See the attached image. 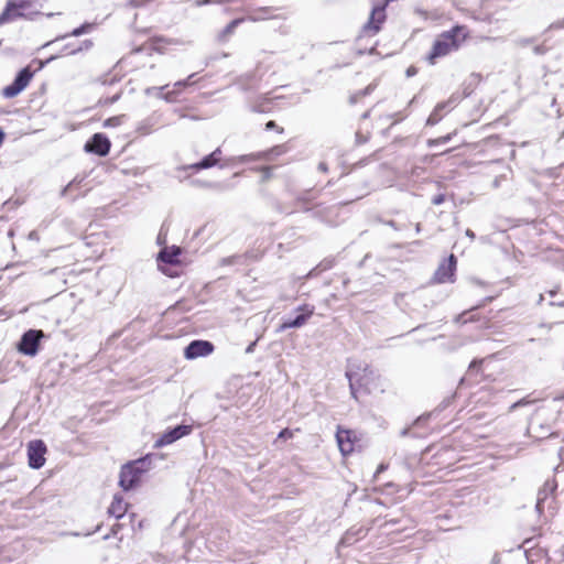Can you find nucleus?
<instances>
[{
    "instance_id": "64",
    "label": "nucleus",
    "mask_w": 564,
    "mask_h": 564,
    "mask_svg": "<svg viewBox=\"0 0 564 564\" xmlns=\"http://www.w3.org/2000/svg\"><path fill=\"white\" fill-rule=\"evenodd\" d=\"M408 433H409V429H404V430L401 431V435L402 436L408 435Z\"/></svg>"
},
{
    "instance_id": "51",
    "label": "nucleus",
    "mask_w": 564,
    "mask_h": 564,
    "mask_svg": "<svg viewBox=\"0 0 564 564\" xmlns=\"http://www.w3.org/2000/svg\"><path fill=\"white\" fill-rule=\"evenodd\" d=\"M534 53L538 54V55H541V54H544L545 53V47L544 46H535L534 47Z\"/></svg>"
},
{
    "instance_id": "16",
    "label": "nucleus",
    "mask_w": 564,
    "mask_h": 564,
    "mask_svg": "<svg viewBox=\"0 0 564 564\" xmlns=\"http://www.w3.org/2000/svg\"><path fill=\"white\" fill-rule=\"evenodd\" d=\"M161 113L153 112L149 117L141 120L137 126V132L147 135L150 134L161 122Z\"/></svg>"
},
{
    "instance_id": "45",
    "label": "nucleus",
    "mask_w": 564,
    "mask_h": 564,
    "mask_svg": "<svg viewBox=\"0 0 564 564\" xmlns=\"http://www.w3.org/2000/svg\"><path fill=\"white\" fill-rule=\"evenodd\" d=\"M261 171L263 172V178H269L271 176L272 167L270 166H263L261 167Z\"/></svg>"
},
{
    "instance_id": "24",
    "label": "nucleus",
    "mask_w": 564,
    "mask_h": 564,
    "mask_svg": "<svg viewBox=\"0 0 564 564\" xmlns=\"http://www.w3.org/2000/svg\"><path fill=\"white\" fill-rule=\"evenodd\" d=\"M181 251L178 248L172 250L164 248L159 252V260L166 264H175L178 262Z\"/></svg>"
},
{
    "instance_id": "62",
    "label": "nucleus",
    "mask_w": 564,
    "mask_h": 564,
    "mask_svg": "<svg viewBox=\"0 0 564 564\" xmlns=\"http://www.w3.org/2000/svg\"><path fill=\"white\" fill-rule=\"evenodd\" d=\"M415 232L416 234L421 232V224H419V223L415 225Z\"/></svg>"
},
{
    "instance_id": "63",
    "label": "nucleus",
    "mask_w": 564,
    "mask_h": 564,
    "mask_svg": "<svg viewBox=\"0 0 564 564\" xmlns=\"http://www.w3.org/2000/svg\"><path fill=\"white\" fill-rule=\"evenodd\" d=\"M232 260H234V258H227V259H224V262L227 264H230L234 262Z\"/></svg>"
},
{
    "instance_id": "10",
    "label": "nucleus",
    "mask_w": 564,
    "mask_h": 564,
    "mask_svg": "<svg viewBox=\"0 0 564 564\" xmlns=\"http://www.w3.org/2000/svg\"><path fill=\"white\" fill-rule=\"evenodd\" d=\"M46 453V446L43 441L35 440L31 441L28 445V458L29 466L33 469L41 468L44 463V454Z\"/></svg>"
},
{
    "instance_id": "60",
    "label": "nucleus",
    "mask_w": 564,
    "mask_h": 564,
    "mask_svg": "<svg viewBox=\"0 0 564 564\" xmlns=\"http://www.w3.org/2000/svg\"><path fill=\"white\" fill-rule=\"evenodd\" d=\"M4 140V132L0 129V145L2 144Z\"/></svg>"
},
{
    "instance_id": "23",
    "label": "nucleus",
    "mask_w": 564,
    "mask_h": 564,
    "mask_svg": "<svg viewBox=\"0 0 564 564\" xmlns=\"http://www.w3.org/2000/svg\"><path fill=\"white\" fill-rule=\"evenodd\" d=\"M217 165L216 159L214 155L208 154L205 158H203L199 162L189 164L187 166H183V170H192L194 172H198L204 169H210L213 166Z\"/></svg>"
},
{
    "instance_id": "48",
    "label": "nucleus",
    "mask_w": 564,
    "mask_h": 564,
    "mask_svg": "<svg viewBox=\"0 0 564 564\" xmlns=\"http://www.w3.org/2000/svg\"><path fill=\"white\" fill-rule=\"evenodd\" d=\"M116 82H118V79L116 77H111V78H105L101 83H102V85H112Z\"/></svg>"
},
{
    "instance_id": "33",
    "label": "nucleus",
    "mask_w": 564,
    "mask_h": 564,
    "mask_svg": "<svg viewBox=\"0 0 564 564\" xmlns=\"http://www.w3.org/2000/svg\"><path fill=\"white\" fill-rule=\"evenodd\" d=\"M177 95L176 90H171L167 93H162L161 99H164L167 102H172L175 100V96Z\"/></svg>"
},
{
    "instance_id": "35",
    "label": "nucleus",
    "mask_w": 564,
    "mask_h": 564,
    "mask_svg": "<svg viewBox=\"0 0 564 564\" xmlns=\"http://www.w3.org/2000/svg\"><path fill=\"white\" fill-rule=\"evenodd\" d=\"M449 140H451V135L447 134V135L441 137L438 139L429 140V145H434V144H438V143H446Z\"/></svg>"
},
{
    "instance_id": "25",
    "label": "nucleus",
    "mask_w": 564,
    "mask_h": 564,
    "mask_svg": "<svg viewBox=\"0 0 564 564\" xmlns=\"http://www.w3.org/2000/svg\"><path fill=\"white\" fill-rule=\"evenodd\" d=\"M271 11H272L271 8H268V7L254 9L247 15V20H249L251 22H259V21L268 20L272 17Z\"/></svg>"
},
{
    "instance_id": "15",
    "label": "nucleus",
    "mask_w": 564,
    "mask_h": 564,
    "mask_svg": "<svg viewBox=\"0 0 564 564\" xmlns=\"http://www.w3.org/2000/svg\"><path fill=\"white\" fill-rule=\"evenodd\" d=\"M456 100L457 99L453 96L447 101L438 102L435 106L434 110L429 116V118L426 120V124L434 126V124L438 123L443 117L442 112L447 108H449V109L454 108Z\"/></svg>"
},
{
    "instance_id": "41",
    "label": "nucleus",
    "mask_w": 564,
    "mask_h": 564,
    "mask_svg": "<svg viewBox=\"0 0 564 564\" xmlns=\"http://www.w3.org/2000/svg\"><path fill=\"white\" fill-rule=\"evenodd\" d=\"M120 96H121V91L117 93L116 95H113V96H112V97H110V98H106V99H105V104H106V105L115 104L116 101H118V100H119Z\"/></svg>"
},
{
    "instance_id": "29",
    "label": "nucleus",
    "mask_w": 564,
    "mask_h": 564,
    "mask_svg": "<svg viewBox=\"0 0 564 564\" xmlns=\"http://www.w3.org/2000/svg\"><path fill=\"white\" fill-rule=\"evenodd\" d=\"M243 21V19H235L232 20L219 34L220 41H226L228 36H230L236 28Z\"/></svg>"
},
{
    "instance_id": "32",
    "label": "nucleus",
    "mask_w": 564,
    "mask_h": 564,
    "mask_svg": "<svg viewBox=\"0 0 564 564\" xmlns=\"http://www.w3.org/2000/svg\"><path fill=\"white\" fill-rule=\"evenodd\" d=\"M294 436V431L290 430V429H283L279 434H278V437L275 440V443L279 441V440H290Z\"/></svg>"
},
{
    "instance_id": "59",
    "label": "nucleus",
    "mask_w": 564,
    "mask_h": 564,
    "mask_svg": "<svg viewBox=\"0 0 564 564\" xmlns=\"http://www.w3.org/2000/svg\"><path fill=\"white\" fill-rule=\"evenodd\" d=\"M531 42H532V40H531V39H524V40H521V41H520V43H521L522 45H528V44H530Z\"/></svg>"
},
{
    "instance_id": "40",
    "label": "nucleus",
    "mask_w": 564,
    "mask_h": 564,
    "mask_svg": "<svg viewBox=\"0 0 564 564\" xmlns=\"http://www.w3.org/2000/svg\"><path fill=\"white\" fill-rule=\"evenodd\" d=\"M173 87H174L173 90H176L178 94L182 88L187 87V82L178 80V82L174 83Z\"/></svg>"
},
{
    "instance_id": "49",
    "label": "nucleus",
    "mask_w": 564,
    "mask_h": 564,
    "mask_svg": "<svg viewBox=\"0 0 564 564\" xmlns=\"http://www.w3.org/2000/svg\"><path fill=\"white\" fill-rule=\"evenodd\" d=\"M195 76H196V74L193 73L186 79H183V80L187 82V86L193 85V84H195V80H194Z\"/></svg>"
},
{
    "instance_id": "30",
    "label": "nucleus",
    "mask_w": 564,
    "mask_h": 564,
    "mask_svg": "<svg viewBox=\"0 0 564 564\" xmlns=\"http://www.w3.org/2000/svg\"><path fill=\"white\" fill-rule=\"evenodd\" d=\"M126 119V116L124 115H120V116H115V117H110L108 119H106L104 121V127L105 128H115V127H119L123 123Z\"/></svg>"
},
{
    "instance_id": "47",
    "label": "nucleus",
    "mask_w": 564,
    "mask_h": 564,
    "mask_svg": "<svg viewBox=\"0 0 564 564\" xmlns=\"http://www.w3.org/2000/svg\"><path fill=\"white\" fill-rule=\"evenodd\" d=\"M416 72H417V70H416V68H415L414 66H410V67L406 69L405 74H406V76H408V77H412V76H414V75L416 74Z\"/></svg>"
},
{
    "instance_id": "36",
    "label": "nucleus",
    "mask_w": 564,
    "mask_h": 564,
    "mask_svg": "<svg viewBox=\"0 0 564 564\" xmlns=\"http://www.w3.org/2000/svg\"><path fill=\"white\" fill-rule=\"evenodd\" d=\"M265 129L267 130H276L280 133L283 132V128L278 127V124L273 120H270V121L267 122Z\"/></svg>"
},
{
    "instance_id": "2",
    "label": "nucleus",
    "mask_w": 564,
    "mask_h": 564,
    "mask_svg": "<svg viewBox=\"0 0 564 564\" xmlns=\"http://www.w3.org/2000/svg\"><path fill=\"white\" fill-rule=\"evenodd\" d=\"M466 36V29L460 25H456L451 30L443 32L435 40L432 51L427 57L429 61L433 64L436 58L446 56L447 54L458 50Z\"/></svg>"
},
{
    "instance_id": "55",
    "label": "nucleus",
    "mask_w": 564,
    "mask_h": 564,
    "mask_svg": "<svg viewBox=\"0 0 564 564\" xmlns=\"http://www.w3.org/2000/svg\"><path fill=\"white\" fill-rule=\"evenodd\" d=\"M490 564H500V556L498 554H495L491 558Z\"/></svg>"
},
{
    "instance_id": "3",
    "label": "nucleus",
    "mask_w": 564,
    "mask_h": 564,
    "mask_svg": "<svg viewBox=\"0 0 564 564\" xmlns=\"http://www.w3.org/2000/svg\"><path fill=\"white\" fill-rule=\"evenodd\" d=\"M37 11L33 9V0H9L0 14V24L19 18L32 19Z\"/></svg>"
},
{
    "instance_id": "46",
    "label": "nucleus",
    "mask_w": 564,
    "mask_h": 564,
    "mask_svg": "<svg viewBox=\"0 0 564 564\" xmlns=\"http://www.w3.org/2000/svg\"><path fill=\"white\" fill-rule=\"evenodd\" d=\"M210 154L214 155V158L216 159V162L218 163L220 160V155H221V149L217 148Z\"/></svg>"
},
{
    "instance_id": "8",
    "label": "nucleus",
    "mask_w": 564,
    "mask_h": 564,
    "mask_svg": "<svg viewBox=\"0 0 564 564\" xmlns=\"http://www.w3.org/2000/svg\"><path fill=\"white\" fill-rule=\"evenodd\" d=\"M386 7L377 6L371 10L368 22L362 28V34L372 36L377 34L386 21Z\"/></svg>"
},
{
    "instance_id": "20",
    "label": "nucleus",
    "mask_w": 564,
    "mask_h": 564,
    "mask_svg": "<svg viewBox=\"0 0 564 564\" xmlns=\"http://www.w3.org/2000/svg\"><path fill=\"white\" fill-rule=\"evenodd\" d=\"M367 531L362 528H351L346 531V533L343 535V538L339 541V545L348 546L357 542L359 539L366 536Z\"/></svg>"
},
{
    "instance_id": "12",
    "label": "nucleus",
    "mask_w": 564,
    "mask_h": 564,
    "mask_svg": "<svg viewBox=\"0 0 564 564\" xmlns=\"http://www.w3.org/2000/svg\"><path fill=\"white\" fill-rule=\"evenodd\" d=\"M110 140L102 133H95L85 144V151L106 156L110 151Z\"/></svg>"
},
{
    "instance_id": "19",
    "label": "nucleus",
    "mask_w": 564,
    "mask_h": 564,
    "mask_svg": "<svg viewBox=\"0 0 564 564\" xmlns=\"http://www.w3.org/2000/svg\"><path fill=\"white\" fill-rule=\"evenodd\" d=\"M265 155L267 154H264V152L259 151V152H254V153L231 156L227 160V165L236 166L238 164H246V163H251V162H257V161H263V158Z\"/></svg>"
},
{
    "instance_id": "57",
    "label": "nucleus",
    "mask_w": 564,
    "mask_h": 564,
    "mask_svg": "<svg viewBox=\"0 0 564 564\" xmlns=\"http://www.w3.org/2000/svg\"><path fill=\"white\" fill-rule=\"evenodd\" d=\"M387 469V466L384 464H380L377 468V473L376 474H379V473H382L383 470Z\"/></svg>"
},
{
    "instance_id": "44",
    "label": "nucleus",
    "mask_w": 564,
    "mask_h": 564,
    "mask_svg": "<svg viewBox=\"0 0 564 564\" xmlns=\"http://www.w3.org/2000/svg\"><path fill=\"white\" fill-rule=\"evenodd\" d=\"M388 226L392 227L393 229L395 230H401L404 225H399L398 223H395L394 220H389L386 223Z\"/></svg>"
},
{
    "instance_id": "1",
    "label": "nucleus",
    "mask_w": 564,
    "mask_h": 564,
    "mask_svg": "<svg viewBox=\"0 0 564 564\" xmlns=\"http://www.w3.org/2000/svg\"><path fill=\"white\" fill-rule=\"evenodd\" d=\"M346 377L354 399H357L360 392L370 393L376 388V380L378 379L371 367L361 364H350L346 370Z\"/></svg>"
},
{
    "instance_id": "58",
    "label": "nucleus",
    "mask_w": 564,
    "mask_h": 564,
    "mask_svg": "<svg viewBox=\"0 0 564 564\" xmlns=\"http://www.w3.org/2000/svg\"><path fill=\"white\" fill-rule=\"evenodd\" d=\"M254 346H256V343H251V344L247 347L246 352H247V354L251 352V351L253 350V347H254Z\"/></svg>"
},
{
    "instance_id": "4",
    "label": "nucleus",
    "mask_w": 564,
    "mask_h": 564,
    "mask_svg": "<svg viewBox=\"0 0 564 564\" xmlns=\"http://www.w3.org/2000/svg\"><path fill=\"white\" fill-rule=\"evenodd\" d=\"M44 337V333L40 329H29L22 336L18 344V350L25 355L33 357L37 354L40 341Z\"/></svg>"
},
{
    "instance_id": "39",
    "label": "nucleus",
    "mask_w": 564,
    "mask_h": 564,
    "mask_svg": "<svg viewBox=\"0 0 564 564\" xmlns=\"http://www.w3.org/2000/svg\"><path fill=\"white\" fill-rule=\"evenodd\" d=\"M445 200V195L444 194H437L435 195L433 198H432V203L434 205H441L443 204Z\"/></svg>"
},
{
    "instance_id": "17",
    "label": "nucleus",
    "mask_w": 564,
    "mask_h": 564,
    "mask_svg": "<svg viewBox=\"0 0 564 564\" xmlns=\"http://www.w3.org/2000/svg\"><path fill=\"white\" fill-rule=\"evenodd\" d=\"M556 488L555 480H546L543 487L538 491L535 509L541 514L543 512L544 501L553 494Z\"/></svg>"
},
{
    "instance_id": "18",
    "label": "nucleus",
    "mask_w": 564,
    "mask_h": 564,
    "mask_svg": "<svg viewBox=\"0 0 564 564\" xmlns=\"http://www.w3.org/2000/svg\"><path fill=\"white\" fill-rule=\"evenodd\" d=\"M281 98H282L281 96H273V97H271L270 94L261 96L260 98H258L256 100V102H253L250 106V109L253 112H259V113L270 112L272 110V108H273L272 107L273 101L276 100V99H281Z\"/></svg>"
},
{
    "instance_id": "21",
    "label": "nucleus",
    "mask_w": 564,
    "mask_h": 564,
    "mask_svg": "<svg viewBox=\"0 0 564 564\" xmlns=\"http://www.w3.org/2000/svg\"><path fill=\"white\" fill-rule=\"evenodd\" d=\"M127 511V503L121 497L115 496L113 500L108 508V513L113 516L116 519H121Z\"/></svg>"
},
{
    "instance_id": "43",
    "label": "nucleus",
    "mask_w": 564,
    "mask_h": 564,
    "mask_svg": "<svg viewBox=\"0 0 564 564\" xmlns=\"http://www.w3.org/2000/svg\"><path fill=\"white\" fill-rule=\"evenodd\" d=\"M221 0H197L196 1V6L197 7H203V6H207V4H210V3H216V2H220Z\"/></svg>"
},
{
    "instance_id": "56",
    "label": "nucleus",
    "mask_w": 564,
    "mask_h": 564,
    "mask_svg": "<svg viewBox=\"0 0 564 564\" xmlns=\"http://www.w3.org/2000/svg\"><path fill=\"white\" fill-rule=\"evenodd\" d=\"M465 234H466V236H467L468 238H470L471 240H474V239H475V237H476V236H475V232H474L473 230H470V229H467Z\"/></svg>"
},
{
    "instance_id": "7",
    "label": "nucleus",
    "mask_w": 564,
    "mask_h": 564,
    "mask_svg": "<svg viewBox=\"0 0 564 564\" xmlns=\"http://www.w3.org/2000/svg\"><path fill=\"white\" fill-rule=\"evenodd\" d=\"M214 344L208 340L195 339L184 349V357L188 360L206 357L214 351Z\"/></svg>"
},
{
    "instance_id": "38",
    "label": "nucleus",
    "mask_w": 564,
    "mask_h": 564,
    "mask_svg": "<svg viewBox=\"0 0 564 564\" xmlns=\"http://www.w3.org/2000/svg\"><path fill=\"white\" fill-rule=\"evenodd\" d=\"M529 403H530V401H528L527 399H521L520 401H517V402H514L513 404L510 405V411H514L519 406H523V405H527Z\"/></svg>"
},
{
    "instance_id": "61",
    "label": "nucleus",
    "mask_w": 564,
    "mask_h": 564,
    "mask_svg": "<svg viewBox=\"0 0 564 564\" xmlns=\"http://www.w3.org/2000/svg\"><path fill=\"white\" fill-rule=\"evenodd\" d=\"M551 305L564 306V301L563 302H551Z\"/></svg>"
},
{
    "instance_id": "14",
    "label": "nucleus",
    "mask_w": 564,
    "mask_h": 564,
    "mask_svg": "<svg viewBox=\"0 0 564 564\" xmlns=\"http://www.w3.org/2000/svg\"><path fill=\"white\" fill-rule=\"evenodd\" d=\"M142 475L134 470V467L128 463L124 464L120 471L119 485L123 490L134 488L141 481Z\"/></svg>"
},
{
    "instance_id": "27",
    "label": "nucleus",
    "mask_w": 564,
    "mask_h": 564,
    "mask_svg": "<svg viewBox=\"0 0 564 564\" xmlns=\"http://www.w3.org/2000/svg\"><path fill=\"white\" fill-rule=\"evenodd\" d=\"M289 151V147L286 144H279L269 150L263 151L267 154L263 158V161H273L275 158L285 154Z\"/></svg>"
},
{
    "instance_id": "26",
    "label": "nucleus",
    "mask_w": 564,
    "mask_h": 564,
    "mask_svg": "<svg viewBox=\"0 0 564 564\" xmlns=\"http://www.w3.org/2000/svg\"><path fill=\"white\" fill-rule=\"evenodd\" d=\"M85 175H76L62 191L61 196L67 197L70 195L74 191H77L80 188L83 182L85 181Z\"/></svg>"
},
{
    "instance_id": "37",
    "label": "nucleus",
    "mask_w": 564,
    "mask_h": 564,
    "mask_svg": "<svg viewBox=\"0 0 564 564\" xmlns=\"http://www.w3.org/2000/svg\"><path fill=\"white\" fill-rule=\"evenodd\" d=\"M549 29H551V30L564 29V17L562 19L551 23Z\"/></svg>"
},
{
    "instance_id": "42",
    "label": "nucleus",
    "mask_w": 564,
    "mask_h": 564,
    "mask_svg": "<svg viewBox=\"0 0 564 564\" xmlns=\"http://www.w3.org/2000/svg\"><path fill=\"white\" fill-rule=\"evenodd\" d=\"M414 13H415V14H417V15H420V17H422V18H424V19H427V18H429V13H427V11H425L424 9H422V8H420V7H416V8L414 9Z\"/></svg>"
},
{
    "instance_id": "34",
    "label": "nucleus",
    "mask_w": 564,
    "mask_h": 564,
    "mask_svg": "<svg viewBox=\"0 0 564 564\" xmlns=\"http://www.w3.org/2000/svg\"><path fill=\"white\" fill-rule=\"evenodd\" d=\"M91 46H93V42L90 40H85L83 42V46L72 50L70 54H76V53L80 52L82 50H89Z\"/></svg>"
},
{
    "instance_id": "28",
    "label": "nucleus",
    "mask_w": 564,
    "mask_h": 564,
    "mask_svg": "<svg viewBox=\"0 0 564 564\" xmlns=\"http://www.w3.org/2000/svg\"><path fill=\"white\" fill-rule=\"evenodd\" d=\"M91 29H93V24L91 23H84L80 26L74 29L70 33L62 35V36H57L55 39V41L63 40V39H65L67 36H80L83 34L89 32Z\"/></svg>"
},
{
    "instance_id": "53",
    "label": "nucleus",
    "mask_w": 564,
    "mask_h": 564,
    "mask_svg": "<svg viewBox=\"0 0 564 564\" xmlns=\"http://www.w3.org/2000/svg\"><path fill=\"white\" fill-rule=\"evenodd\" d=\"M373 87L371 85H369L367 88H365L364 90L360 91V95L365 96V95H368L372 91Z\"/></svg>"
},
{
    "instance_id": "54",
    "label": "nucleus",
    "mask_w": 564,
    "mask_h": 564,
    "mask_svg": "<svg viewBox=\"0 0 564 564\" xmlns=\"http://www.w3.org/2000/svg\"><path fill=\"white\" fill-rule=\"evenodd\" d=\"M432 415V413L427 414L426 416H420L415 422L414 424L419 425L421 424L422 422H424L427 417H430Z\"/></svg>"
},
{
    "instance_id": "6",
    "label": "nucleus",
    "mask_w": 564,
    "mask_h": 564,
    "mask_svg": "<svg viewBox=\"0 0 564 564\" xmlns=\"http://www.w3.org/2000/svg\"><path fill=\"white\" fill-rule=\"evenodd\" d=\"M299 314L292 318L288 317L283 321V323L279 326L278 332H284L289 328H300L306 324V322L314 314V306L310 305H301L295 310Z\"/></svg>"
},
{
    "instance_id": "22",
    "label": "nucleus",
    "mask_w": 564,
    "mask_h": 564,
    "mask_svg": "<svg viewBox=\"0 0 564 564\" xmlns=\"http://www.w3.org/2000/svg\"><path fill=\"white\" fill-rule=\"evenodd\" d=\"M154 457H155L154 454H148L144 457L129 462L128 464L130 466L134 467V470H137V473H139L143 476L148 470H150L152 458H154Z\"/></svg>"
},
{
    "instance_id": "50",
    "label": "nucleus",
    "mask_w": 564,
    "mask_h": 564,
    "mask_svg": "<svg viewBox=\"0 0 564 564\" xmlns=\"http://www.w3.org/2000/svg\"><path fill=\"white\" fill-rule=\"evenodd\" d=\"M317 169L323 172V173H326L328 171V166L325 162H321L317 166Z\"/></svg>"
},
{
    "instance_id": "5",
    "label": "nucleus",
    "mask_w": 564,
    "mask_h": 564,
    "mask_svg": "<svg viewBox=\"0 0 564 564\" xmlns=\"http://www.w3.org/2000/svg\"><path fill=\"white\" fill-rule=\"evenodd\" d=\"M33 73L29 67L22 68L15 76L12 84L6 86L1 94L4 98H13L18 96L30 83Z\"/></svg>"
},
{
    "instance_id": "31",
    "label": "nucleus",
    "mask_w": 564,
    "mask_h": 564,
    "mask_svg": "<svg viewBox=\"0 0 564 564\" xmlns=\"http://www.w3.org/2000/svg\"><path fill=\"white\" fill-rule=\"evenodd\" d=\"M167 87H169V85H164V86H161V87H148V88H145L144 94L147 96H155L156 98H161L162 93Z\"/></svg>"
},
{
    "instance_id": "13",
    "label": "nucleus",
    "mask_w": 564,
    "mask_h": 564,
    "mask_svg": "<svg viewBox=\"0 0 564 564\" xmlns=\"http://www.w3.org/2000/svg\"><path fill=\"white\" fill-rule=\"evenodd\" d=\"M336 440L340 453L344 456L351 454L355 451L357 436L356 432L351 430L338 429Z\"/></svg>"
},
{
    "instance_id": "9",
    "label": "nucleus",
    "mask_w": 564,
    "mask_h": 564,
    "mask_svg": "<svg viewBox=\"0 0 564 564\" xmlns=\"http://www.w3.org/2000/svg\"><path fill=\"white\" fill-rule=\"evenodd\" d=\"M192 432L191 425L181 424L164 432L155 442L154 447L161 448L170 445Z\"/></svg>"
},
{
    "instance_id": "52",
    "label": "nucleus",
    "mask_w": 564,
    "mask_h": 564,
    "mask_svg": "<svg viewBox=\"0 0 564 564\" xmlns=\"http://www.w3.org/2000/svg\"><path fill=\"white\" fill-rule=\"evenodd\" d=\"M482 360H473L469 365V370H473L474 368L478 367L479 365H481Z\"/></svg>"
},
{
    "instance_id": "11",
    "label": "nucleus",
    "mask_w": 564,
    "mask_h": 564,
    "mask_svg": "<svg viewBox=\"0 0 564 564\" xmlns=\"http://www.w3.org/2000/svg\"><path fill=\"white\" fill-rule=\"evenodd\" d=\"M457 259L454 254H451L444 260L434 273V281L437 283L453 282L456 271Z\"/></svg>"
}]
</instances>
